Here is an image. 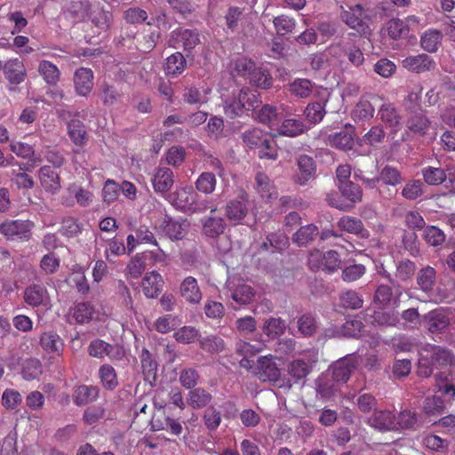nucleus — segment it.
I'll return each mask as SVG.
<instances>
[{"label": "nucleus", "mask_w": 455, "mask_h": 455, "mask_svg": "<svg viewBox=\"0 0 455 455\" xmlns=\"http://www.w3.org/2000/svg\"><path fill=\"white\" fill-rule=\"evenodd\" d=\"M402 64L404 68L415 73L430 71L435 68L434 60L425 53L408 56L403 60Z\"/></svg>", "instance_id": "17"}, {"label": "nucleus", "mask_w": 455, "mask_h": 455, "mask_svg": "<svg viewBox=\"0 0 455 455\" xmlns=\"http://www.w3.org/2000/svg\"><path fill=\"white\" fill-rule=\"evenodd\" d=\"M290 91L298 97L307 98L313 91V84L308 79L298 78L290 84Z\"/></svg>", "instance_id": "59"}, {"label": "nucleus", "mask_w": 455, "mask_h": 455, "mask_svg": "<svg viewBox=\"0 0 455 455\" xmlns=\"http://www.w3.org/2000/svg\"><path fill=\"white\" fill-rule=\"evenodd\" d=\"M243 140L250 148H258L260 158L274 160L277 157L274 139L269 133L264 132L259 128L244 132Z\"/></svg>", "instance_id": "4"}, {"label": "nucleus", "mask_w": 455, "mask_h": 455, "mask_svg": "<svg viewBox=\"0 0 455 455\" xmlns=\"http://www.w3.org/2000/svg\"><path fill=\"white\" fill-rule=\"evenodd\" d=\"M180 293L185 300L191 304H198L202 299V293L196 278L186 277L180 285Z\"/></svg>", "instance_id": "30"}, {"label": "nucleus", "mask_w": 455, "mask_h": 455, "mask_svg": "<svg viewBox=\"0 0 455 455\" xmlns=\"http://www.w3.org/2000/svg\"><path fill=\"white\" fill-rule=\"evenodd\" d=\"M442 41V33L438 30L428 29L424 32L420 38V44L424 50L429 52L437 51Z\"/></svg>", "instance_id": "43"}, {"label": "nucleus", "mask_w": 455, "mask_h": 455, "mask_svg": "<svg viewBox=\"0 0 455 455\" xmlns=\"http://www.w3.org/2000/svg\"><path fill=\"white\" fill-rule=\"evenodd\" d=\"M255 189L263 199H272L277 196V191L269 177L264 172L255 176Z\"/></svg>", "instance_id": "31"}, {"label": "nucleus", "mask_w": 455, "mask_h": 455, "mask_svg": "<svg viewBox=\"0 0 455 455\" xmlns=\"http://www.w3.org/2000/svg\"><path fill=\"white\" fill-rule=\"evenodd\" d=\"M146 267L144 256L136 254L127 265V275L132 278H139L146 269Z\"/></svg>", "instance_id": "64"}, {"label": "nucleus", "mask_w": 455, "mask_h": 455, "mask_svg": "<svg viewBox=\"0 0 455 455\" xmlns=\"http://www.w3.org/2000/svg\"><path fill=\"white\" fill-rule=\"evenodd\" d=\"M235 69L241 76H247L250 83L256 87L268 89L272 85L273 79L269 72L263 67H256L248 59H238L235 63Z\"/></svg>", "instance_id": "5"}, {"label": "nucleus", "mask_w": 455, "mask_h": 455, "mask_svg": "<svg viewBox=\"0 0 455 455\" xmlns=\"http://www.w3.org/2000/svg\"><path fill=\"white\" fill-rule=\"evenodd\" d=\"M249 212V199L245 191L241 190L235 198L226 204V216L234 224L240 223Z\"/></svg>", "instance_id": "9"}, {"label": "nucleus", "mask_w": 455, "mask_h": 455, "mask_svg": "<svg viewBox=\"0 0 455 455\" xmlns=\"http://www.w3.org/2000/svg\"><path fill=\"white\" fill-rule=\"evenodd\" d=\"M307 261L312 270H323L328 274L334 273L341 265L339 255L333 250L324 252L320 250H313L308 254Z\"/></svg>", "instance_id": "7"}, {"label": "nucleus", "mask_w": 455, "mask_h": 455, "mask_svg": "<svg viewBox=\"0 0 455 455\" xmlns=\"http://www.w3.org/2000/svg\"><path fill=\"white\" fill-rule=\"evenodd\" d=\"M254 117L272 128L276 124L277 110L274 106L264 105L258 112L254 113Z\"/></svg>", "instance_id": "48"}, {"label": "nucleus", "mask_w": 455, "mask_h": 455, "mask_svg": "<svg viewBox=\"0 0 455 455\" xmlns=\"http://www.w3.org/2000/svg\"><path fill=\"white\" fill-rule=\"evenodd\" d=\"M203 232L211 238H214L222 234L225 230V220L221 217L209 216L205 217L203 221Z\"/></svg>", "instance_id": "34"}, {"label": "nucleus", "mask_w": 455, "mask_h": 455, "mask_svg": "<svg viewBox=\"0 0 455 455\" xmlns=\"http://www.w3.org/2000/svg\"><path fill=\"white\" fill-rule=\"evenodd\" d=\"M315 362V355H306L304 357L293 360L288 365V372L296 380H300L310 373Z\"/></svg>", "instance_id": "19"}, {"label": "nucleus", "mask_w": 455, "mask_h": 455, "mask_svg": "<svg viewBox=\"0 0 455 455\" xmlns=\"http://www.w3.org/2000/svg\"><path fill=\"white\" fill-rule=\"evenodd\" d=\"M273 24L276 33L278 35L284 36L292 32L295 28L296 21L293 18L282 14L274 18Z\"/></svg>", "instance_id": "57"}, {"label": "nucleus", "mask_w": 455, "mask_h": 455, "mask_svg": "<svg viewBox=\"0 0 455 455\" xmlns=\"http://www.w3.org/2000/svg\"><path fill=\"white\" fill-rule=\"evenodd\" d=\"M381 180L384 184L389 186H396L403 180L400 172L389 165L385 166L379 176L372 179H367L365 181L370 188H375L376 183Z\"/></svg>", "instance_id": "29"}, {"label": "nucleus", "mask_w": 455, "mask_h": 455, "mask_svg": "<svg viewBox=\"0 0 455 455\" xmlns=\"http://www.w3.org/2000/svg\"><path fill=\"white\" fill-rule=\"evenodd\" d=\"M330 143L338 148L348 150L354 146V135L349 131H342L331 136Z\"/></svg>", "instance_id": "49"}, {"label": "nucleus", "mask_w": 455, "mask_h": 455, "mask_svg": "<svg viewBox=\"0 0 455 455\" xmlns=\"http://www.w3.org/2000/svg\"><path fill=\"white\" fill-rule=\"evenodd\" d=\"M286 328L285 323L281 318H269L265 321L263 331L271 338L282 335Z\"/></svg>", "instance_id": "58"}, {"label": "nucleus", "mask_w": 455, "mask_h": 455, "mask_svg": "<svg viewBox=\"0 0 455 455\" xmlns=\"http://www.w3.org/2000/svg\"><path fill=\"white\" fill-rule=\"evenodd\" d=\"M363 324L362 321L357 318L347 319L341 327L329 328L325 331V335L330 338L333 337H357L362 330Z\"/></svg>", "instance_id": "21"}, {"label": "nucleus", "mask_w": 455, "mask_h": 455, "mask_svg": "<svg viewBox=\"0 0 455 455\" xmlns=\"http://www.w3.org/2000/svg\"><path fill=\"white\" fill-rule=\"evenodd\" d=\"M99 389L93 386H79L74 393L73 400L76 405H84L97 399Z\"/></svg>", "instance_id": "35"}, {"label": "nucleus", "mask_w": 455, "mask_h": 455, "mask_svg": "<svg viewBox=\"0 0 455 455\" xmlns=\"http://www.w3.org/2000/svg\"><path fill=\"white\" fill-rule=\"evenodd\" d=\"M94 308L87 302L78 303L74 307L73 317L77 323L83 324L89 323L93 316Z\"/></svg>", "instance_id": "53"}, {"label": "nucleus", "mask_w": 455, "mask_h": 455, "mask_svg": "<svg viewBox=\"0 0 455 455\" xmlns=\"http://www.w3.org/2000/svg\"><path fill=\"white\" fill-rule=\"evenodd\" d=\"M33 224L29 220H6L0 224V234L8 239H28Z\"/></svg>", "instance_id": "12"}, {"label": "nucleus", "mask_w": 455, "mask_h": 455, "mask_svg": "<svg viewBox=\"0 0 455 455\" xmlns=\"http://www.w3.org/2000/svg\"><path fill=\"white\" fill-rule=\"evenodd\" d=\"M68 132L72 141L76 145H82L84 142L86 131L84 124L79 120H71L68 124Z\"/></svg>", "instance_id": "55"}, {"label": "nucleus", "mask_w": 455, "mask_h": 455, "mask_svg": "<svg viewBox=\"0 0 455 455\" xmlns=\"http://www.w3.org/2000/svg\"><path fill=\"white\" fill-rule=\"evenodd\" d=\"M387 29L389 36L393 39H399L405 36L409 32V27L405 20L392 19L387 23Z\"/></svg>", "instance_id": "54"}, {"label": "nucleus", "mask_w": 455, "mask_h": 455, "mask_svg": "<svg viewBox=\"0 0 455 455\" xmlns=\"http://www.w3.org/2000/svg\"><path fill=\"white\" fill-rule=\"evenodd\" d=\"M305 125L303 122L296 118H287L283 120L281 125L277 129V132L280 135L288 137H296L305 131Z\"/></svg>", "instance_id": "38"}, {"label": "nucleus", "mask_w": 455, "mask_h": 455, "mask_svg": "<svg viewBox=\"0 0 455 455\" xmlns=\"http://www.w3.org/2000/svg\"><path fill=\"white\" fill-rule=\"evenodd\" d=\"M429 125L430 122L422 111L411 115L407 121L408 129L419 135L425 134Z\"/></svg>", "instance_id": "41"}, {"label": "nucleus", "mask_w": 455, "mask_h": 455, "mask_svg": "<svg viewBox=\"0 0 455 455\" xmlns=\"http://www.w3.org/2000/svg\"><path fill=\"white\" fill-rule=\"evenodd\" d=\"M378 116L386 125L394 129L395 132L400 129L401 116L393 104L384 103L380 107Z\"/></svg>", "instance_id": "32"}, {"label": "nucleus", "mask_w": 455, "mask_h": 455, "mask_svg": "<svg viewBox=\"0 0 455 455\" xmlns=\"http://www.w3.org/2000/svg\"><path fill=\"white\" fill-rule=\"evenodd\" d=\"M356 365L353 358L344 357L330 366L316 380V390L323 397L335 394L338 386L346 383Z\"/></svg>", "instance_id": "1"}, {"label": "nucleus", "mask_w": 455, "mask_h": 455, "mask_svg": "<svg viewBox=\"0 0 455 455\" xmlns=\"http://www.w3.org/2000/svg\"><path fill=\"white\" fill-rule=\"evenodd\" d=\"M99 375L103 387L107 389H114L117 384V377L115 369L109 364H104L99 369Z\"/></svg>", "instance_id": "51"}, {"label": "nucleus", "mask_w": 455, "mask_h": 455, "mask_svg": "<svg viewBox=\"0 0 455 455\" xmlns=\"http://www.w3.org/2000/svg\"><path fill=\"white\" fill-rule=\"evenodd\" d=\"M436 272L432 267H426L422 268L417 277V283L420 289L425 292H429L433 290L435 283Z\"/></svg>", "instance_id": "45"}, {"label": "nucleus", "mask_w": 455, "mask_h": 455, "mask_svg": "<svg viewBox=\"0 0 455 455\" xmlns=\"http://www.w3.org/2000/svg\"><path fill=\"white\" fill-rule=\"evenodd\" d=\"M187 61L180 52L169 56L165 63V72L168 76H178L186 68Z\"/></svg>", "instance_id": "40"}, {"label": "nucleus", "mask_w": 455, "mask_h": 455, "mask_svg": "<svg viewBox=\"0 0 455 455\" xmlns=\"http://www.w3.org/2000/svg\"><path fill=\"white\" fill-rule=\"evenodd\" d=\"M87 20L91 22L92 27L96 28V32L100 34L111 28L114 16L110 11L106 10L100 4H94L88 12Z\"/></svg>", "instance_id": "10"}, {"label": "nucleus", "mask_w": 455, "mask_h": 455, "mask_svg": "<svg viewBox=\"0 0 455 455\" xmlns=\"http://www.w3.org/2000/svg\"><path fill=\"white\" fill-rule=\"evenodd\" d=\"M259 102V95L255 91L244 88L225 100L224 112L229 118H235L241 116L244 111L254 110Z\"/></svg>", "instance_id": "3"}, {"label": "nucleus", "mask_w": 455, "mask_h": 455, "mask_svg": "<svg viewBox=\"0 0 455 455\" xmlns=\"http://www.w3.org/2000/svg\"><path fill=\"white\" fill-rule=\"evenodd\" d=\"M289 245L288 237L283 233H273L267 237V241L262 243V248L266 251L271 247L273 250L283 251Z\"/></svg>", "instance_id": "47"}, {"label": "nucleus", "mask_w": 455, "mask_h": 455, "mask_svg": "<svg viewBox=\"0 0 455 455\" xmlns=\"http://www.w3.org/2000/svg\"><path fill=\"white\" fill-rule=\"evenodd\" d=\"M24 301L31 307H44L50 309L52 307L51 297L45 286L34 283L24 291Z\"/></svg>", "instance_id": "11"}, {"label": "nucleus", "mask_w": 455, "mask_h": 455, "mask_svg": "<svg viewBox=\"0 0 455 455\" xmlns=\"http://www.w3.org/2000/svg\"><path fill=\"white\" fill-rule=\"evenodd\" d=\"M226 290V296L239 305L250 304L255 297L254 289L243 280L228 279Z\"/></svg>", "instance_id": "8"}, {"label": "nucleus", "mask_w": 455, "mask_h": 455, "mask_svg": "<svg viewBox=\"0 0 455 455\" xmlns=\"http://www.w3.org/2000/svg\"><path fill=\"white\" fill-rule=\"evenodd\" d=\"M166 199L176 210L188 214L203 213L208 209L214 213L217 210L210 208L209 200L203 198L192 186L178 187Z\"/></svg>", "instance_id": "2"}, {"label": "nucleus", "mask_w": 455, "mask_h": 455, "mask_svg": "<svg viewBox=\"0 0 455 455\" xmlns=\"http://www.w3.org/2000/svg\"><path fill=\"white\" fill-rule=\"evenodd\" d=\"M38 178L42 188L52 195L61 188L59 173L48 165L42 166L38 171Z\"/></svg>", "instance_id": "20"}, {"label": "nucleus", "mask_w": 455, "mask_h": 455, "mask_svg": "<svg viewBox=\"0 0 455 455\" xmlns=\"http://www.w3.org/2000/svg\"><path fill=\"white\" fill-rule=\"evenodd\" d=\"M374 115V108L364 100H361L354 108L351 116L355 122H365L370 120Z\"/></svg>", "instance_id": "44"}, {"label": "nucleus", "mask_w": 455, "mask_h": 455, "mask_svg": "<svg viewBox=\"0 0 455 455\" xmlns=\"http://www.w3.org/2000/svg\"><path fill=\"white\" fill-rule=\"evenodd\" d=\"M211 92L210 89H204L200 91L196 87H188L185 89L183 98L184 100L188 104H204L208 101V93Z\"/></svg>", "instance_id": "52"}, {"label": "nucleus", "mask_w": 455, "mask_h": 455, "mask_svg": "<svg viewBox=\"0 0 455 455\" xmlns=\"http://www.w3.org/2000/svg\"><path fill=\"white\" fill-rule=\"evenodd\" d=\"M141 367L146 378H155L157 371V363L147 348H143L140 355Z\"/></svg>", "instance_id": "56"}, {"label": "nucleus", "mask_w": 455, "mask_h": 455, "mask_svg": "<svg viewBox=\"0 0 455 455\" xmlns=\"http://www.w3.org/2000/svg\"><path fill=\"white\" fill-rule=\"evenodd\" d=\"M212 399V395L201 387L189 391L187 403L193 409H201L207 406Z\"/></svg>", "instance_id": "37"}, {"label": "nucleus", "mask_w": 455, "mask_h": 455, "mask_svg": "<svg viewBox=\"0 0 455 455\" xmlns=\"http://www.w3.org/2000/svg\"><path fill=\"white\" fill-rule=\"evenodd\" d=\"M297 164L299 172L295 175V181L304 186L315 177L316 170L315 164L312 157L307 155H301L298 157Z\"/></svg>", "instance_id": "22"}, {"label": "nucleus", "mask_w": 455, "mask_h": 455, "mask_svg": "<svg viewBox=\"0 0 455 455\" xmlns=\"http://www.w3.org/2000/svg\"><path fill=\"white\" fill-rule=\"evenodd\" d=\"M164 286L162 275L156 271H151L145 275L141 282L144 295L147 298H156Z\"/></svg>", "instance_id": "24"}, {"label": "nucleus", "mask_w": 455, "mask_h": 455, "mask_svg": "<svg viewBox=\"0 0 455 455\" xmlns=\"http://www.w3.org/2000/svg\"><path fill=\"white\" fill-rule=\"evenodd\" d=\"M93 72L88 68H80L74 74V86L77 95L86 97L93 88Z\"/></svg>", "instance_id": "16"}, {"label": "nucleus", "mask_w": 455, "mask_h": 455, "mask_svg": "<svg viewBox=\"0 0 455 455\" xmlns=\"http://www.w3.org/2000/svg\"><path fill=\"white\" fill-rule=\"evenodd\" d=\"M174 183V175L171 169L160 167L156 169L153 178L152 186L156 193L167 195Z\"/></svg>", "instance_id": "18"}, {"label": "nucleus", "mask_w": 455, "mask_h": 455, "mask_svg": "<svg viewBox=\"0 0 455 455\" xmlns=\"http://www.w3.org/2000/svg\"><path fill=\"white\" fill-rule=\"evenodd\" d=\"M428 352L432 361L440 365H451L454 363L455 358L453 355L447 349L439 347H432L431 350Z\"/></svg>", "instance_id": "62"}, {"label": "nucleus", "mask_w": 455, "mask_h": 455, "mask_svg": "<svg viewBox=\"0 0 455 455\" xmlns=\"http://www.w3.org/2000/svg\"><path fill=\"white\" fill-rule=\"evenodd\" d=\"M217 180L212 172H202L195 182L196 191L204 195H211L214 192Z\"/></svg>", "instance_id": "39"}, {"label": "nucleus", "mask_w": 455, "mask_h": 455, "mask_svg": "<svg viewBox=\"0 0 455 455\" xmlns=\"http://www.w3.org/2000/svg\"><path fill=\"white\" fill-rule=\"evenodd\" d=\"M257 374L262 381L276 382L281 376V371L274 362L273 356H260L257 360Z\"/></svg>", "instance_id": "14"}, {"label": "nucleus", "mask_w": 455, "mask_h": 455, "mask_svg": "<svg viewBox=\"0 0 455 455\" xmlns=\"http://www.w3.org/2000/svg\"><path fill=\"white\" fill-rule=\"evenodd\" d=\"M340 304L345 308L358 309L363 307L362 296L355 291L347 290L340 292Z\"/></svg>", "instance_id": "46"}, {"label": "nucleus", "mask_w": 455, "mask_h": 455, "mask_svg": "<svg viewBox=\"0 0 455 455\" xmlns=\"http://www.w3.org/2000/svg\"><path fill=\"white\" fill-rule=\"evenodd\" d=\"M3 70L6 79L12 84H21L27 76L26 68L19 59H12L6 61Z\"/></svg>", "instance_id": "23"}, {"label": "nucleus", "mask_w": 455, "mask_h": 455, "mask_svg": "<svg viewBox=\"0 0 455 455\" xmlns=\"http://www.w3.org/2000/svg\"><path fill=\"white\" fill-rule=\"evenodd\" d=\"M38 73L44 82L50 85H55L60 81V69L49 60H42L39 62Z\"/></svg>", "instance_id": "36"}, {"label": "nucleus", "mask_w": 455, "mask_h": 455, "mask_svg": "<svg viewBox=\"0 0 455 455\" xmlns=\"http://www.w3.org/2000/svg\"><path fill=\"white\" fill-rule=\"evenodd\" d=\"M164 224V233L171 240H180L187 234L188 225L186 221H180L172 218H165Z\"/></svg>", "instance_id": "33"}, {"label": "nucleus", "mask_w": 455, "mask_h": 455, "mask_svg": "<svg viewBox=\"0 0 455 455\" xmlns=\"http://www.w3.org/2000/svg\"><path fill=\"white\" fill-rule=\"evenodd\" d=\"M427 330L432 333L442 332L449 324V318L443 309H436L425 315L423 317Z\"/></svg>", "instance_id": "26"}, {"label": "nucleus", "mask_w": 455, "mask_h": 455, "mask_svg": "<svg viewBox=\"0 0 455 455\" xmlns=\"http://www.w3.org/2000/svg\"><path fill=\"white\" fill-rule=\"evenodd\" d=\"M199 43V34L195 30L178 28L171 34L170 44L175 48L182 47L185 51H191Z\"/></svg>", "instance_id": "13"}, {"label": "nucleus", "mask_w": 455, "mask_h": 455, "mask_svg": "<svg viewBox=\"0 0 455 455\" xmlns=\"http://www.w3.org/2000/svg\"><path fill=\"white\" fill-rule=\"evenodd\" d=\"M319 235L318 228L313 224L301 227L292 237L293 242L299 246H305Z\"/></svg>", "instance_id": "42"}, {"label": "nucleus", "mask_w": 455, "mask_h": 455, "mask_svg": "<svg viewBox=\"0 0 455 455\" xmlns=\"http://www.w3.org/2000/svg\"><path fill=\"white\" fill-rule=\"evenodd\" d=\"M337 227L341 231L359 235L361 238H368L370 235L362 220L352 216L341 217L337 222Z\"/></svg>", "instance_id": "27"}, {"label": "nucleus", "mask_w": 455, "mask_h": 455, "mask_svg": "<svg viewBox=\"0 0 455 455\" xmlns=\"http://www.w3.org/2000/svg\"><path fill=\"white\" fill-rule=\"evenodd\" d=\"M9 148L10 150L18 157L31 161L34 166L38 165L43 162L42 156L36 153L34 146L28 143L12 140Z\"/></svg>", "instance_id": "25"}, {"label": "nucleus", "mask_w": 455, "mask_h": 455, "mask_svg": "<svg viewBox=\"0 0 455 455\" xmlns=\"http://www.w3.org/2000/svg\"><path fill=\"white\" fill-rule=\"evenodd\" d=\"M39 343L42 348L48 354L60 355L64 350V341L54 331H44L41 334Z\"/></svg>", "instance_id": "28"}, {"label": "nucleus", "mask_w": 455, "mask_h": 455, "mask_svg": "<svg viewBox=\"0 0 455 455\" xmlns=\"http://www.w3.org/2000/svg\"><path fill=\"white\" fill-rule=\"evenodd\" d=\"M368 424L379 431L397 430V423L395 415L387 410L374 411L368 419Z\"/></svg>", "instance_id": "15"}, {"label": "nucleus", "mask_w": 455, "mask_h": 455, "mask_svg": "<svg viewBox=\"0 0 455 455\" xmlns=\"http://www.w3.org/2000/svg\"><path fill=\"white\" fill-rule=\"evenodd\" d=\"M42 373L41 362L36 358H29L23 362L21 374L27 380L36 379Z\"/></svg>", "instance_id": "50"}, {"label": "nucleus", "mask_w": 455, "mask_h": 455, "mask_svg": "<svg viewBox=\"0 0 455 455\" xmlns=\"http://www.w3.org/2000/svg\"><path fill=\"white\" fill-rule=\"evenodd\" d=\"M199 331L193 326H183L173 333V338L180 343L189 344L196 340Z\"/></svg>", "instance_id": "63"}, {"label": "nucleus", "mask_w": 455, "mask_h": 455, "mask_svg": "<svg viewBox=\"0 0 455 455\" xmlns=\"http://www.w3.org/2000/svg\"><path fill=\"white\" fill-rule=\"evenodd\" d=\"M424 180L429 185H439L445 181L446 172L441 168L427 167L422 170Z\"/></svg>", "instance_id": "61"}, {"label": "nucleus", "mask_w": 455, "mask_h": 455, "mask_svg": "<svg viewBox=\"0 0 455 455\" xmlns=\"http://www.w3.org/2000/svg\"><path fill=\"white\" fill-rule=\"evenodd\" d=\"M341 194L352 203H357L362 200L361 188L351 181H344L338 185Z\"/></svg>", "instance_id": "60"}, {"label": "nucleus", "mask_w": 455, "mask_h": 455, "mask_svg": "<svg viewBox=\"0 0 455 455\" xmlns=\"http://www.w3.org/2000/svg\"><path fill=\"white\" fill-rule=\"evenodd\" d=\"M341 18L351 29L355 30L359 34L363 36L371 34L369 11L362 4L348 6L347 9L343 10Z\"/></svg>", "instance_id": "6"}]
</instances>
